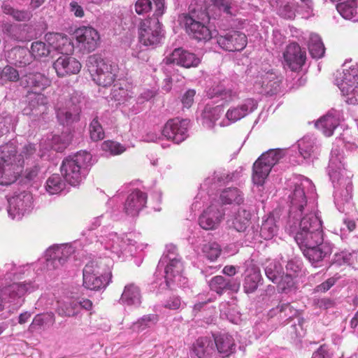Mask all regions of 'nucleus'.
I'll use <instances>...</instances> for the list:
<instances>
[{"label":"nucleus","instance_id":"29","mask_svg":"<svg viewBox=\"0 0 358 358\" xmlns=\"http://www.w3.org/2000/svg\"><path fill=\"white\" fill-rule=\"evenodd\" d=\"M2 31L3 34L9 39L21 41H23L21 26L11 23H3L2 25Z\"/></svg>","mask_w":358,"mask_h":358},{"label":"nucleus","instance_id":"57","mask_svg":"<svg viewBox=\"0 0 358 358\" xmlns=\"http://www.w3.org/2000/svg\"><path fill=\"white\" fill-rule=\"evenodd\" d=\"M171 249H172L173 250H176V248H175V247H171Z\"/></svg>","mask_w":358,"mask_h":358},{"label":"nucleus","instance_id":"34","mask_svg":"<svg viewBox=\"0 0 358 358\" xmlns=\"http://www.w3.org/2000/svg\"><path fill=\"white\" fill-rule=\"evenodd\" d=\"M205 256L210 261H215L221 254V247L216 242H209L202 248Z\"/></svg>","mask_w":358,"mask_h":358},{"label":"nucleus","instance_id":"1","mask_svg":"<svg viewBox=\"0 0 358 358\" xmlns=\"http://www.w3.org/2000/svg\"><path fill=\"white\" fill-rule=\"evenodd\" d=\"M179 21L190 37L205 41L211 38V31L208 27L210 16L206 8L192 3L188 13L179 15Z\"/></svg>","mask_w":358,"mask_h":358},{"label":"nucleus","instance_id":"9","mask_svg":"<svg viewBox=\"0 0 358 358\" xmlns=\"http://www.w3.org/2000/svg\"><path fill=\"white\" fill-rule=\"evenodd\" d=\"M36 289V287L31 281L13 283L2 290L3 302L17 304L21 298L27 293H30Z\"/></svg>","mask_w":358,"mask_h":358},{"label":"nucleus","instance_id":"38","mask_svg":"<svg viewBox=\"0 0 358 358\" xmlns=\"http://www.w3.org/2000/svg\"><path fill=\"white\" fill-rule=\"evenodd\" d=\"M20 75L18 71L10 66H6L1 71L0 80L2 82H16L19 80Z\"/></svg>","mask_w":358,"mask_h":358},{"label":"nucleus","instance_id":"32","mask_svg":"<svg viewBox=\"0 0 358 358\" xmlns=\"http://www.w3.org/2000/svg\"><path fill=\"white\" fill-rule=\"evenodd\" d=\"M90 138L94 141H99L104 138L105 133L98 117H94L89 126Z\"/></svg>","mask_w":358,"mask_h":358},{"label":"nucleus","instance_id":"23","mask_svg":"<svg viewBox=\"0 0 358 358\" xmlns=\"http://www.w3.org/2000/svg\"><path fill=\"white\" fill-rule=\"evenodd\" d=\"M218 352L223 357H228L234 352L236 345L232 336L228 334H222L214 337Z\"/></svg>","mask_w":358,"mask_h":358},{"label":"nucleus","instance_id":"58","mask_svg":"<svg viewBox=\"0 0 358 358\" xmlns=\"http://www.w3.org/2000/svg\"><path fill=\"white\" fill-rule=\"evenodd\" d=\"M58 138L57 137H54L53 139L55 141L57 140Z\"/></svg>","mask_w":358,"mask_h":358},{"label":"nucleus","instance_id":"7","mask_svg":"<svg viewBox=\"0 0 358 358\" xmlns=\"http://www.w3.org/2000/svg\"><path fill=\"white\" fill-rule=\"evenodd\" d=\"M77 47L83 52L94 51L98 45L100 37L98 31L92 27H81L74 32Z\"/></svg>","mask_w":358,"mask_h":358},{"label":"nucleus","instance_id":"42","mask_svg":"<svg viewBox=\"0 0 358 358\" xmlns=\"http://www.w3.org/2000/svg\"><path fill=\"white\" fill-rule=\"evenodd\" d=\"M152 9L151 0H137L134 4V10L138 15H145Z\"/></svg>","mask_w":358,"mask_h":358},{"label":"nucleus","instance_id":"55","mask_svg":"<svg viewBox=\"0 0 358 358\" xmlns=\"http://www.w3.org/2000/svg\"><path fill=\"white\" fill-rule=\"evenodd\" d=\"M45 0H31L30 6L33 9H36L43 4Z\"/></svg>","mask_w":358,"mask_h":358},{"label":"nucleus","instance_id":"25","mask_svg":"<svg viewBox=\"0 0 358 358\" xmlns=\"http://www.w3.org/2000/svg\"><path fill=\"white\" fill-rule=\"evenodd\" d=\"M120 301L121 303L127 306H139L141 303L140 289L133 283L126 285Z\"/></svg>","mask_w":358,"mask_h":358},{"label":"nucleus","instance_id":"36","mask_svg":"<svg viewBox=\"0 0 358 358\" xmlns=\"http://www.w3.org/2000/svg\"><path fill=\"white\" fill-rule=\"evenodd\" d=\"M159 321V315L157 314H148L143 316L136 322L133 324V328L138 331L143 330L150 325L156 324Z\"/></svg>","mask_w":358,"mask_h":358},{"label":"nucleus","instance_id":"41","mask_svg":"<svg viewBox=\"0 0 358 358\" xmlns=\"http://www.w3.org/2000/svg\"><path fill=\"white\" fill-rule=\"evenodd\" d=\"M246 114V108L244 106L240 108H234L228 110L226 113L227 119L231 122H236L245 117Z\"/></svg>","mask_w":358,"mask_h":358},{"label":"nucleus","instance_id":"18","mask_svg":"<svg viewBox=\"0 0 358 358\" xmlns=\"http://www.w3.org/2000/svg\"><path fill=\"white\" fill-rule=\"evenodd\" d=\"M73 252V248L68 245H61L50 248L48 251V265H51L53 268L63 266Z\"/></svg>","mask_w":358,"mask_h":358},{"label":"nucleus","instance_id":"49","mask_svg":"<svg viewBox=\"0 0 358 358\" xmlns=\"http://www.w3.org/2000/svg\"><path fill=\"white\" fill-rule=\"evenodd\" d=\"M155 5L154 15L160 17L164 12V0H152Z\"/></svg>","mask_w":358,"mask_h":358},{"label":"nucleus","instance_id":"20","mask_svg":"<svg viewBox=\"0 0 358 358\" xmlns=\"http://www.w3.org/2000/svg\"><path fill=\"white\" fill-rule=\"evenodd\" d=\"M48 79L40 73H29L20 78V85L29 92H37L46 87Z\"/></svg>","mask_w":358,"mask_h":358},{"label":"nucleus","instance_id":"48","mask_svg":"<svg viewBox=\"0 0 358 358\" xmlns=\"http://www.w3.org/2000/svg\"><path fill=\"white\" fill-rule=\"evenodd\" d=\"M71 11L74 14L76 17H83L84 16V10L81 6L76 1H72L70 3Z\"/></svg>","mask_w":358,"mask_h":358},{"label":"nucleus","instance_id":"46","mask_svg":"<svg viewBox=\"0 0 358 358\" xmlns=\"http://www.w3.org/2000/svg\"><path fill=\"white\" fill-rule=\"evenodd\" d=\"M36 151V148L35 145L28 143L23 147L20 155H19L18 156H20V157L23 160L24 157L28 159L33 156L35 154Z\"/></svg>","mask_w":358,"mask_h":358},{"label":"nucleus","instance_id":"37","mask_svg":"<svg viewBox=\"0 0 358 358\" xmlns=\"http://www.w3.org/2000/svg\"><path fill=\"white\" fill-rule=\"evenodd\" d=\"M246 210L244 208L239 209L233 220V227L239 232L246 230Z\"/></svg>","mask_w":358,"mask_h":358},{"label":"nucleus","instance_id":"13","mask_svg":"<svg viewBox=\"0 0 358 358\" xmlns=\"http://www.w3.org/2000/svg\"><path fill=\"white\" fill-rule=\"evenodd\" d=\"M27 106L24 108L27 115H41L47 110V97L37 92H29L27 95Z\"/></svg>","mask_w":358,"mask_h":358},{"label":"nucleus","instance_id":"17","mask_svg":"<svg viewBox=\"0 0 358 358\" xmlns=\"http://www.w3.org/2000/svg\"><path fill=\"white\" fill-rule=\"evenodd\" d=\"M17 153V147L13 143L9 142L0 146V165L11 166L14 169L22 167L24 160Z\"/></svg>","mask_w":358,"mask_h":358},{"label":"nucleus","instance_id":"52","mask_svg":"<svg viewBox=\"0 0 358 358\" xmlns=\"http://www.w3.org/2000/svg\"><path fill=\"white\" fill-rule=\"evenodd\" d=\"M38 173V168L36 166H34L30 169H27L26 171V175L25 177L29 180L34 179Z\"/></svg>","mask_w":358,"mask_h":358},{"label":"nucleus","instance_id":"15","mask_svg":"<svg viewBox=\"0 0 358 358\" xmlns=\"http://www.w3.org/2000/svg\"><path fill=\"white\" fill-rule=\"evenodd\" d=\"M166 59V64H177L185 68L196 67L201 62L194 53L182 48L175 49Z\"/></svg>","mask_w":358,"mask_h":358},{"label":"nucleus","instance_id":"14","mask_svg":"<svg viewBox=\"0 0 358 358\" xmlns=\"http://www.w3.org/2000/svg\"><path fill=\"white\" fill-rule=\"evenodd\" d=\"M53 68L59 77H65L78 73L81 64L75 58L63 55L53 63Z\"/></svg>","mask_w":358,"mask_h":358},{"label":"nucleus","instance_id":"21","mask_svg":"<svg viewBox=\"0 0 358 358\" xmlns=\"http://www.w3.org/2000/svg\"><path fill=\"white\" fill-rule=\"evenodd\" d=\"M209 287L210 290L215 292L219 295H222L227 290L237 292L239 285L222 275H216L210 280Z\"/></svg>","mask_w":358,"mask_h":358},{"label":"nucleus","instance_id":"40","mask_svg":"<svg viewBox=\"0 0 358 358\" xmlns=\"http://www.w3.org/2000/svg\"><path fill=\"white\" fill-rule=\"evenodd\" d=\"M51 322V324L55 322V317L52 313H47L45 315H37L32 322V327H42L47 324V322Z\"/></svg>","mask_w":358,"mask_h":358},{"label":"nucleus","instance_id":"6","mask_svg":"<svg viewBox=\"0 0 358 358\" xmlns=\"http://www.w3.org/2000/svg\"><path fill=\"white\" fill-rule=\"evenodd\" d=\"M56 115L62 125H71L80 119L81 108L72 99L60 97L55 106Z\"/></svg>","mask_w":358,"mask_h":358},{"label":"nucleus","instance_id":"56","mask_svg":"<svg viewBox=\"0 0 358 358\" xmlns=\"http://www.w3.org/2000/svg\"><path fill=\"white\" fill-rule=\"evenodd\" d=\"M3 299L0 296V311L3 309Z\"/></svg>","mask_w":358,"mask_h":358},{"label":"nucleus","instance_id":"51","mask_svg":"<svg viewBox=\"0 0 358 358\" xmlns=\"http://www.w3.org/2000/svg\"><path fill=\"white\" fill-rule=\"evenodd\" d=\"M79 307L90 310L92 308V302L87 299H78V308Z\"/></svg>","mask_w":358,"mask_h":358},{"label":"nucleus","instance_id":"39","mask_svg":"<svg viewBox=\"0 0 358 358\" xmlns=\"http://www.w3.org/2000/svg\"><path fill=\"white\" fill-rule=\"evenodd\" d=\"M102 149L112 155H120L124 152L125 148L120 143L112 141H106L102 143Z\"/></svg>","mask_w":358,"mask_h":358},{"label":"nucleus","instance_id":"11","mask_svg":"<svg viewBox=\"0 0 358 358\" xmlns=\"http://www.w3.org/2000/svg\"><path fill=\"white\" fill-rule=\"evenodd\" d=\"M147 201V194L136 189L127 196L124 203L123 210L128 216L136 217L140 211L145 207Z\"/></svg>","mask_w":358,"mask_h":358},{"label":"nucleus","instance_id":"10","mask_svg":"<svg viewBox=\"0 0 358 358\" xmlns=\"http://www.w3.org/2000/svg\"><path fill=\"white\" fill-rule=\"evenodd\" d=\"M224 213L220 206L212 204L199 216V224L205 230H213L218 227Z\"/></svg>","mask_w":358,"mask_h":358},{"label":"nucleus","instance_id":"28","mask_svg":"<svg viewBox=\"0 0 358 358\" xmlns=\"http://www.w3.org/2000/svg\"><path fill=\"white\" fill-rule=\"evenodd\" d=\"M78 309V299H70L60 303L57 313L63 317H72L76 315Z\"/></svg>","mask_w":358,"mask_h":358},{"label":"nucleus","instance_id":"43","mask_svg":"<svg viewBox=\"0 0 358 358\" xmlns=\"http://www.w3.org/2000/svg\"><path fill=\"white\" fill-rule=\"evenodd\" d=\"M212 4L227 15H231L230 0H210Z\"/></svg>","mask_w":358,"mask_h":358},{"label":"nucleus","instance_id":"30","mask_svg":"<svg viewBox=\"0 0 358 358\" xmlns=\"http://www.w3.org/2000/svg\"><path fill=\"white\" fill-rule=\"evenodd\" d=\"M65 188V183L58 174H53L46 181L45 189L50 194H56Z\"/></svg>","mask_w":358,"mask_h":358},{"label":"nucleus","instance_id":"59","mask_svg":"<svg viewBox=\"0 0 358 358\" xmlns=\"http://www.w3.org/2000/svg\"><path fill=\"white\" fill-rule=\"evenodd\" d=\"M2 332V330H1V328L0 327V334H1Z\"/></svg>","mask_w":358,"mask_h":358},{"label":"nucleus","instance_id":"24","mask_svg":"<svg viewBox=\"0 0 358 358\" xmlns=\"http://www.w3.org/2000/svg\"><path fill=\"white\" fill-rule=\"evenodd\" d=\"M10 62L13 64L22 67L29 64L31 62L30 51L24 47H15L8 54Z\"/></svg>","mask_w":358,"mask_h":358},{"label":"nucleus","instance_id":"53","mask_svg":"<svg viewBox=\"0 0 358 358\" xmlns=\"http://www.w3.org/2000/svg\"><path fill=\"white\" fill-rule=\"evenodd\" d=\"M31 317V313L24 312L19 315L18 322L21 324L26 323Z\"/></svg>","mask_w":358,"mask_h":358},{"label":"nucleus","instance_id":"26","mask_svg":"<svg viewBox=\"0 0 358 358\" xmlns=\"http://www.w3.org/2000/svg\"><path fill=\"white\" fill-rule=\"evenodd\" d=\"M21 171V166L14 169L11 166L0 165V185L7 186L15 182Z\"/></svg>","mask_w":358,"mask_h":358},{"label":"nucleus","instance_id":"31","mask_svg":"<svg viewBox=\"0 0 358 358\" xmlns=\"http://www.w3.org/2000/svg\"><path fill=\"white\" fill-rule=\"evenodd\" d=\"M220 199L223 204L240 203L243 201V198L237 188L224 189L220 194Z\"/></svg>","mask_w":358,"mask_h":358},{"label":"nucleus","instance_id":"12","mask_svg":"<svg viewBox=\"0 0 358 358\" xmlns=\"http://www.w3.org/2000/svg\"><path fill=\"white\" fill-rule=\"evenodd\" d=\"M218 45L227 51H240L246 46V36L239 31H233L217 37Z\"/></svg>","mask_w":358,"mask_h":358},{"label":"nucleus","instance_id":"8","mask_svg":"<svg viewBox=\"0 0 358 358\" xmlns=\"http://www.w3.org/2000/svg\"><path fill=\"white\" fill-rule=\"evenodd\" d=\"M189 123V121L187 120H170L165 124L162 134L167 140L178 144L187 137Z\"/></svg>","mask_w":358,"mask_h":358},{"label":"nucleus","instance_id":"3","mask_svg":"<svg viewBox=\"0 0 358 358\" xmlns=\"http://www.w3.org/2000/svg\"><path fill=\"white\" fill-rule=\"evenodd\" d=\"M87 66L92 80L103 87H109L114 83L119 71L117 64L106 61L97 55L88 57Z\"/></svg>","mask_w":358,"mask_h":358},{"label":"nucleus","instance_id":"33","mask_svg":"<svg viewBox=\"0 0 358 358\" xmlns=\"http://www.w3.org/2000/svg\"><path fill=\"white\" fill-rule=\"evenodd\" d=\"M223 112L220 106L213 107L207 105L202 113V117L204 120L213 123L220 117Z\"/></svg>","mask_w":358,"mask_h":358},{"label":"nucleus","instance_id":"16","mask_svg":"<svg viewBox=\"0 0 358 358\" xmlns=\"http://www.w3.org/2000/svg\"><path fill=\"white\" fill-rule=\"evenodd\" d=\"M45 40L54 50L62 55H69L73 50V45L69 36L63 33L48 32Z\"/></svg>","mask_w":358,"mask_h":358},{"label":"nucleus","instance_id":"54","mask_svg":"<svg viewBox=\"0 0 358 358\" xmlns=\"http://www.w3.org/2000/svg\"><path fill=\"white\" fill-rule=\"evenodd\" d=\"M236 272V268L234 266H226L223 268V273L229 276L235 275Z\"/></svg>","mask_w":358,"mask_h":358},{"label":"nucleus","instance_id":"19","mask_svg":"<svg viewBox=\"0 0 358 358\" xmlns=\"http://www.w3.org/2000/svg\"><path fill=\"white\" fill-rule=\"evenodd\" d=\"M168 257L170 262L165 268V279L166 285L171 288L173 284L178 285L181 282L183 264L180 259L176 257H171L168 255Z\"/></svg>","mask_w":358,"mask_h":358},{"label":"nucleus","instance_id":"35","mask_svg":"<svg viewBox=\"0 0 358 358\" xmlns=\"http://www.w3.org/2000/svg\"><path fill=\"white\" fill-rule=\"evenodd\" d=\"M29 51L31 52V57H34L36 59L45 57L50 54V50L46 46V44L41 41L33 42Z\"/></svg>","mask_w":358,"mask_h":358},{"label":"nucleus","instance_id":"2","mask_svg":"<svg viewBox=\"0 0 358 358\" xmlns=\"http://www.w3.org/2000/svg\"><path fill=\"white\" fill-rule=\"evenodd\" d=\"M113 264L108 257L87 263L83 269V286L92 290L104 287L111 280Z\"/></svg>","mask_w":358,"mask_h":358},{"label":"nucleus","instance_id":"50","mask_svg":"<svg viewBox=\"0 0 358 358\" xmlns=\"http://www.w3.org/2000/svg\"><path fill=\"white\" fill-rule=\"evenodd\" d=\"M9 120L10 118L7 117L0 118V137L2 136L6 132L8 131V127L7 124L8 120Z\"/></svg>","mask_w":358,"mask_h":358},{"label":"nucleus","instance_id":"44","mask_svg":"<svg viewBox=\"0 0 358 358\" xmlns=\"http://www.w3.org/2000/svg\"><path fill=\"white\" fill-rule=\"evenodd\" d=\"M181 306L180 298L176 295H172L165 300L164 307L170 310H178Z\"/></svg>","mask_w":358,"mask_h":358},{"label":"nucleus","instance_id":"27","mask_svg":"<svg viewBox=\"0 0 358 358\" xmlns=\"http://www.w3.org/2000/svg\"><path fill=\"white\" fill-rule=\"evenodd\" d=\"M1 8L3 13L12 16L15 20L18 22H27L32 17L31 11L15 9L9 4H3Z\"/></svg>","mask_w":358,"mask_h":358},{"label":"nucleus","instance_id":"45","mask_svg":"<svg viewBox=\"0 0 358 358\" xmlns=\"http://www.w3.org/2000/svg\"><path fill=\"white\" fill-rule=\"evenodd\" d=\"M196 94L194 90H187L181 98V102L184 108H189L194 103V98Z\"/></svg>","mask_w":358,"mask_h":358},{"label":"nucleus","instance_id":"47","mask_svg":"<svg viewBox=\"0 0 358 358\" xmlns=\"http://www.w3.org/2000/svg\"><path fill=\"white\" fill-rule=\"evenodd\" d=\"M32 196L29 193L27 192H22L20 194H19L15 199V201L17 203L18 207L20 206L22 208H23L24 205L23 203L26 202V204L24 205L25 207L28 206L29 203L31 202Z\"/></svg>","mask_w":358,"mask_h":358},{"label":"nucleus","instance_id":"5","mask_svg":"<svg viewBox=\"0 0 358 358\" xmlns=\"http://www.w3.org/2000/svg\"><path fill=\"white\" fill-rule=\"evenodd\" d=\"M154 16L141 19L138 25L139 41L145 46L155 47L160 43L162 37L159 17Z\"/></svg>","mask_w":358,"mask_h":358},{"label":"nucleus","instance_id":"4","mask_svg":"<svg viewBox=\"0 0 358 358\" xmlns=\"http://www.w3.org/2000/svg\"><path fill=\"white\" fill-rule=\"evenodd\" d=\"M91 159L88 152H78L73 157L65 159L61 166V173L67 182L76 186L82 180L81 169L87 161Z\"/></svg>","mask_w":358,"mask_h":358},{"label":"nucleus","instance_id":"22","mask_svg":"<svg viewBox=\"0 0 358 358\" xmlns=\"http://www.w3.org/2000/svg\"><path fill=\"white\" fill-rule=\"evenodd\" d=\"M192 350L199 358H210L214 352L213 343L208 337H200L192 344Z\"/></svg>","mask_w":358,"mask_h":358}]
</instances>
